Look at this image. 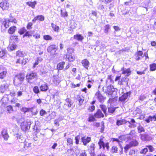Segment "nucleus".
<instances>
[{"mask_svg":"<svg viewBox=\"0 0 156 156\" xmlns=\"http://www.w3.org/2000/svg\"><path fill=\"white\" fill-rule=\"evenodd\" d=\"M73 38L74 39L80 41H81L84 39L83 36L80 34H77L74 35Z\"/></svg>","mask_w":156,"mask_h":156,"instance_id":"obj_16","label":"nucleus"},{"mask_svg":"<svg viewBox=\"0 0 156 156\" xmlns=\"http://www.w3.org/2000/svg\"><path fill=\"white\" fill-rule=\"evenodd\" d=\"M137 129L138 132L139 133H140L142 132H144V128L141 126H139L137 127Z\"/></svg>","mask_w":156,"mask_h":156,"instance_id":"obj_46","label":"nucleus"},{"mask_svg":"<svg viewBox=\"0 0 156 156\" xmlns=\"http://www.w3.org/2000/svg\"><path fill=\"white\" fill-rule=\"evenodd\" d=\"M33 91L35 93L38 94L39 92L38 87L37 86H35L33 89Z\"/></svg>","mask_w":156,"mask_h":156,"instance_id":"obj_45","label":"nucleus"},{"mask_svg":"<svg viewBox=\"0 0 156 156\" xmlns=\"http://www.w3.org/2000/svg\"><path fill=\"white\" fill-rule=\"evenodd\" d=\"M16 46L15 44H10L8 47V49L9 51H12L16 48Z\"/></svg>","mask_w":156,"mask_h":156,"instance_id":"obj_28","label":"nucleus"},{"mask_svg":"<svg viewBox=\"0 0 156 156\" xmlns=\"http://www.w3.org/2000/svg\"><path fill=\"white\" fill-rule=\"evenodd\" d=\"M16 55L17 56H18L20 57H23V54L22 52L20 51H18L16 52Z\"/></svg>","mask_w":156,"mask_h":156,"instance_id":"obj_48","label":"nucleus"},{"mask_svg":"<svg viewBox=\"0 0 156 156\" xmlns=\"http://www.w3.org/2000/svg\"><path fill=\"white\" fill-rule=\"evenodd\" d=\"M47 114V112L43 109H42L40 112V114L41 116H43Z\"/></svg>","mask_w":156,"mask_h":156,"instance_id":"obj_53","label":"nucleus"},{"mask_svg":"<svg viewBox=\"0 0 156 156\" xmlns=\"http://www.w3.org/2000/svg\"><path fill=\"white\" fill-rule=\"evenodd\" d=\"M95 119L93 115H92L89 117L88 119V121L89 122H91L94 121Z\"/></svg>","mask_w":156,"mask_h":156,"instance_id":"obj_51","label":"nucleus"},{"mask_svg":"<svg viewBox=\"0 0 156 156\" xmlns=\"http://www.w3.org/2000/svg\"><path fill=\"white\" fill-rule=\"evenodd\" d=\"M8 86L6 83H5L1 85L0 87V92L4 93L5 91L8 89Z\"/></svg>","mask_w":156,"mask_h":156,"instance_id":"obj_13","label":"nucleus"},{"mask_svg":"<svg viewBox=\"0 0 156 156\" xmlns=\"http://www.w3.org/2000/svg\"><path fill=\"white\" fill-rule=\"evenodd\" d=\"M24 77L25 76L23 74L20 73L17 74L13 80L14 84L16 86L21 84L24 80Z\"/></svg>","mask_w":156,"mask_h":156,"instance_id":"obj_1","label":"nucleus"},{"mask_svg":"<svg viewBox=\"0 0 156 156\" xmlns=\"http://www.w3.org/2000/svg\"><path fill=\"white\" fill-rule=\"evenodd\" d=\"M6 109L8 112L9 113H11L13 111L12 107L11 105L8 106L6 107Z\"/></svg>","mask_w":156,"mask_h":156,"instance_id":"obj_39","label":"nucleus"},{"mask_svg":"<svg viewBox=\"0 0 156 156\" xmlns=\"http://www.w3.org/2000/svg\"><path fill=\"white\" fill-rule=\"evenodd\" d=\"M104 32L105 33L108 32V30L110 28L109 25L108 24L105 25L104 27Z\"/></svg>","mask_w":156,"mask_h":156,"instance_id":"obj_49","label":"nucleus"},{"mask_svg":"<svg viewBox=\"0 0 156 156\" xmlns=\"http://www.w3.org/2000/svg\"><path fill=\"white\" fill-rule=\"evenodd\" d=\"M26 31V30L25 27H23L21 28L19 31V33L20 34H23Z\"/></svg>","mask_w":156,"mask_h":156,"instance_id":"obj_47","label":"nucleus"},{"mask_svg":"<svg viewBox=\"0 0 156 156\" xmlns=\"http://www.w3.org/2000/svg\"><path fill=\"white\" fill-rule=\"evenodd\" d=\"M148 151V149L147 148H144L142 149L140 151L141 154H146Z\"/></svg>","mask_w":156,"mask_h":156,"instance_id":"obj_56","label":"nucleus"},{"mask_svg":"<svg viewBox=\"0 0 156 156\" xmlns=\"http://www.w3.org/2000/svg\"><path fill=\"white\" fill-rule=\"evenodd\" d=\"M100 106V108L103 111L104 113L105 114V115H106L107 110V108L106 106L103 105H101Z\"/></svg>","mask_w":156,"mask_h":156,"instance_id":"obj_37","label":"nucleus"},{"mask_svg":"<svg viewBox=\"0 0 156 156\" xmlns=\"http://www.w3.org/2000/svg\"><path fill=\"white\" fill-rule=\"evenodd\" d=\"M132 147L130 145V143L128 144H127L124 147V149L125 151H128L129 148Z\"/></svg>","mask_w":156,"mask_h":156,"instance_id":"obj_55","label":"nucleus"},{"mask_svg":"<svg viewBox=\"0 0 156 156\" xmlns=\"http://www.w3.org/2000/svg\"><path fill=\"white\" fill-rule=\"evenodd\" d=\"M42 59L41 58H37L35 63L34 64L33 67L34 68L40 62H41L42 61Z\"/></svg>","mask_w":156,"mask_h":156,"instance_id":"obj_29","label":"nucleus"},{"mask_svg":"<svg viewBox=\"0 0 156 156\" xmlns=\"http://www.w3.org/2000/svg\"><path fill=\"white\" fill-rule=\"evenodd\" d=\"M117 90V89L116 88H114L113 86L110 85L107 87L105 92L108 95H112L113 93L116 91Z\"/></svg>","mask_w":156,"mask_h":156,"instance_id":"obj_6","label":"nucleus"},{"mask_svg":"<svg viewBox=\"0 0 156 156\" xmlns=\"http://www.w3.org/2000/svg\"><path fill=\"white\" fill-rule=\"evenodd\" d=\"M33 24L31 22L29 23L27 25V28L28 29H30L32 28V26Z\"/></svg>","mask_w":156,"mask_h":156,"instance_id":"obj_57","label":"nucleus"},{"mask_svg":"<svg viewBox=\"0 0 156 156\" xmlns=\"http://www.w3.org/2000/svg\"><path fill=\"white\" fill-rule=\"evenodd\" d=\"M27 4L30 6L31 7L33 8H34L35 5L36 4V2L34 1V2H28Z\"/></svg>","mask_w":156,"mask_h":156,"instance_id":"obj_30","label":"nucleus"},{"mask_svg":"<svg viewBox=\"0 0 156 156\" xmlns=\"http://www.w3.org/2000/svg\"><path fill=\"white\" fill-rule=\"evenodd\" d=\"M65 62H62L58 63L57 66L58 70H62L64 68V66Z\"/></svg>","mask_w":156,"mask_h":156,"instance_id":"obj_22","label":"nucleus"},{"mask_svg":"<svg viewBox=\"0 0 156 156\" xmlns=\"http://www.w3.org/2000/svg\"><path fill=\"white\" fill-rule=\"evenodd\" d=\"M67 154L68 156H73L74 152L72 149L67 150Z\"/></svg>","mask_w":156,"mask_h":156,"instance_id":"obj_34","label":"nucleus"},{"mask_svg":"<svg viewBox=\"0 0 156 156\" xmlns=\"http://www.w3.org/2000/svg\"><path fill=\"white\" fill-rule=\"evenodd\" d=\"M7 20H8L9 23L10 22H13L14 23H17V20H16L13 17H11L9 19H7Z\"/></svg>","mask_w":156,"mask_h":156,"instance_id":"obj_44","label":"nucleus"},{"mask_svg":"<svg viewBox=\"0 0 156 156\" xmlns=\"http://www.w3.org/2000/svg\"><path fill=\"white\" fill-rule=\"evenodd\" d=\"M7 70L6 68L2 65L0 66V79H2L6 76Z\"/></svg>","mask_w":156,"mask_h":156,"instance_id":"obj_4","label":"nucleus"},{"mask_svg":"<svg viewBox=\"0 0 156 156\" xmlns=\"http://www.w3.org/2000/svg\"><path fill=\"white\" fill-rule=\"evenodd\" d=\"M67 54H73L72 53L73 52V49L72 48H67Z\"/></svg>","mask_w":156,"mask_h":156,"instance_id":"obj_42","label":"nucleus"},{"mask_svg":"<svg viewBox=\"0 0 156 156\" xmlns=\"http://www.w3.org/2000/svg\"><path fill=\"white\" fill-rule=\"evenodd\" d=\"M115 110V108L113 107H108V112L111 114L114 113Z\"/></svg>","mask_w":156,"mask_h":156,"instance_id":"obj_41","label":"nucleus"},{"mask_svg":"<svg viewBox=\"0 0 156 156\" xmlns=\"http://www.w3.org/2000/svg\"><path fill=\"white\" fill-rule=\"evenodd\" d=\"M89 147L88 149L90 151V153H94L95 149V144L94 143H92L89 146Z\"/></svg>","mask_w":156,"mask_h":156,"instance_id":"obj_19","label":"nucleus"},{"mask_svg":"<svg viewBox=\"0 0 156 156\" xmlns=\"http://www.w3.org/2000/svg\"><path fill=\"white\" fill-rule=\"evenodd\" d=\"M33 36L34 37H35L36 39H39L40 38V35L38 34H34Z\"/></svg>","mask_w":156,"mask_h":156,"instance_id":"obj_62","label":"nucleus"},{"mask_svg":"<svg viewBox=\"0 0 156 156\" xmlns=\"http://www.w3.org/2000/svg\"><path fill=\"white\" fill-rule=\"evenodd\" d=\"M150 66L151 70L154 71L156 70V64L153 63L150 65Z\"/></svg>","mask_w":156,"mask_h":156,"instance_id":"obj_35","label":"nucleus"},{"mask_svg":"<svg viewBox=\"0 0 156 156\" xmlns=\"http://www.w3.org/2000/svg\"><path fill=\"white\" fill-rule=\"evenodd\" d=\"M95 108V106L94 105H92L91 106V107H90L89 108L88 110L89 111L92 112L94 110Z\"/></svg>","mask_w":156,"mask_h":156,"instance_id":"obj_58","label":"nucleus"},{"mask_svg":"<svg viewBox=\"0 0 156 156\" xmlns=\"http://www.w3.org/2000/svg\"><path fill=\"white\" fill-rule=\"evenodd\" d=\"M113 28L115 31H119L120 30V28L118 26H114Z\"/></svg>","mask_w":156,"mask_h":156,"instance_id":"obj_61","label":"nucleus"},{"mask_svg":"<svg viewBox=\"0 0 156 156\" xmlns=\"http://www.w3.org/2000/svg\"><path fill=\"white\" fill-rule=\"evenodd\" d=\"M32 32H29V31H27L26 33L25 34H24L23 36V37L25 36H28V37H29L30 36H32Z\"/></svg>","mask_w":156,"mask_h":156,"instance_id":"obj_52","label":"nucleus"},{"mask_svg":"<svg viewBox=\"0 0 156 156\" xmlns=\"http://www.w3.org/2000/svg\"><path fill=\"white\" fill-rule=\"evenodd\" d=\"M98 144L99 145V148L100 149H101V147H102L103 149H105V144L104 143L102 139H100L99 140V141L98 142Z\"/></svg>","mask_w":156,"mask_h":156,"instance_id":"obj_24","label":"nucleus"},{"mask_svg":"<svg viewBox=\"0 0 156 156\" xmlns=\"http://www.w3.org/2000/svg\"><path fill=\"white\" fill-rule=\"evenodd\" d=\"M130 94L129 92H127L124 94L119 98V100L122 102H124L127 99L128 96Z\"/></svg>","mask_w":156,"mask_h":156,"instance_id":"obj_9","label":"nucleus"},{"mask_svg":"<svg viewBox=\"0 0 156 156\" xmlns=\"http://www.w3.org/2000/svg\"><path fill=\"white\" fill-rule=\"evenodd\" d=\"M94 116L96 118H100L104 117V115L100 109H98L94 114Z\"/></svg>","mask_w":156,"mask_h":156,"instance_id":"obj_11","label":"nucleus"},{"mask_svg":"<svg viewBox=\"0 0 156 156\" xmlns=\"http://www.w3.org/2000/svg\"><path fill=\"white\" fill-rule=\"evenodd\" d=\"M23 94L22 92L20 91H19L17 93V97H20Z\"/></svg>","mask_w":156,"mask_h":156,"instance_id":"obj_64","label":"nucleus"},{"mask_svg":"<svg viewBox=\"0 0 156 156\" xmlns=\"http://www.w3.org/2000/svg\"><path fill=\"white\" fill-rule=\"evenodd\" d=\"M129 143L132 147L136 146L138 144V143L136 140H134L131 141Z\"/></svg>","mask_w":156,"mask_h":156,"instance_id":"obj_36","label":"nucleus"},{"mask_svg":"<svg viewBox=\"0 0 156 156\" xmlns=\"http://www.w3.org/2000/svg\"><path fill=\"white\" fill-rule=\"evenodd\" d=\"M127 123V121L124 119H122L120 120H117L116 123V124L118 126H119L122 125L124 124Z\"/></svg>","mask_w":156,"mask_h":156,"instance_id":"obj_21","label":"nucleus"},{"mask_svg":"<svg viewBox=\"0 0 156 156\" xmlns=\"http://www.w3.org/2000/svg\"><path fill=\"white\" fill-rule=\"evenodd\" d=\"M135 154V150H132L130 151L129 152V154L130 155H133Z\"/></svg>","mask_w":156,"mask_h":156,"instance_id":"obj_59","label":"nucleus"},{"mask_svg":"<svg viewBox=\"0 0 156 156\" xmlns=\"http://www.w3.org/2000/svg\"><path fill=\"white\" fill-rule=\"evenodd\" d=\"M140 138L142 140H145L146 138V136L145 134H141L140 135Z\"/></svg>","mask_w":156,"mask_h":156,"instance_id":"obj_60","label":"nucleus"},{"mask_svg":"<svg viewBox=\"0 0 156 156\" xmlns=\"http://www.w3.org/2000/svg\"><path fill=\"white\" fill-rule=\"evenodd\" d=\"M156 120V117L155 116H154L153 117L150 116L149 117L148 119L146 120V121L147 123H149L150 121H155Z\"/></svg>","mask_w":156,"mask_h":156,"instance_id":"obj_27","label":"nucleus"},{"mask_svg":"<svg viewBox=\"0 0 156 156\" xmlns=\"http://www.w3.org/2000/svg\"><path fill=\"white\" fill-rule=\"evenodd\" d=\"M1 134L4 139L5 140H8V138L9 137V136L7 132V131L6 129H2L1 132Z\"/></svg>","mask_w":156,"mask_h":156,"instance_id":"obj_15","label":"nucleus"},{"mask_svg":"<svg viewBox=\"0 0 156 156\" xmlns=\"http://www.w3.org/2000/svg\"><path fill=\"white\" fill-rule=\"evenodd\" d=\"M149 148L150 152H152L154 150V148L151 145L147 146Z\"/></svg>","mask_w":156,"mask_h":156,"instance_id":"obj_63","label":"nucleus"},{"mask_svg":"<svg viewBox=\"0 0 156 156\" xmlns=\"http://www.w3.org/2000/svg\"><path fill=\"white\" fill-rule=\"evenodd\" d=\"M57 47L55 45L50 46L47 48V51L48 52L51 53L52 54H55L57 49Z\"/></svg>","mask_w":156,"mask_h":156,"instance_id":"obj_7","label":"nucleus"},{"mask_svg":"<svg viewBox=\"0 0 156 156\" xmlns=\"http://www.w3.org/2000/svg\"><path fill=\"white\" fill-rule=\"evenodd\" d=\"M41 91H46L48 89V86L46 83H44L41 85L40 87Z\"/></svg>","mask_w":156,"mask_h":156,"instance_id":"obj_18","label":"nucleus"},{"mask_svg":"<svg viewBox=\"0 0 156 156\" xmlns=\"http://www.w3.org/2000/svg\"><path fill=\"white\" fill-rule=\"evenodd\" d=\"M16 63H21L22 65H25L27 63V60L24 58L22 59H18L16 61Z\"/></svg>","mask_w":156,"mask_h":156,"instance_id":"obj_23","label":"nucleus"},{"mask_svg":"<svg viewBox=\"0 0 156 156\" xmlns=\"http://www.w3.org/2000/svg\"><path fill=\"white\" fill-rule=\"evenodd\" d=\"M66 60H68L69 61L73 62L75 59L74 55L73 54H67L66 55Z\"/></svg>","mask_w":156,"mask_h":156,"instance_id":"obj_17","label":"nucleus"},{"mask_svg":"<svg viewBox=\"0 0 156 156\" xmlns=\"http://www.w3.org/2000/svg\"><path fill=\"white\" fill-rule=\"evenodd\" d=\"M61 12L62 16L65 17H67L68 16L67 13L66 12H62V10H61Z\"/></svg>","mask_w":156,"mask_h":156,"instance_id":"obj_54","label":"nucleus"},{"mask_svg":"<svg viewBox=\"0 0 156 156\" xmlns=\"http://www.w3.org/2000/svg\"><path fill=\"white\" fill-rule=\"evenodd\" d=\"M6 52L5 50H2L0 51V58H2L4 56Z\"/></svg>","mask_w":156,"mask_h":156,"instance_id":"obj_43","label":"nucleus"},{"mask_svg":"<svg viewBox=\"0 0 156 156\" xmlns=\"http://www.w3.org/2000/svg\"><path fill=\"white\" fill-rule=\"evenodd\" d=\"M31 124L30 122H23L20 125L21 129L24 131H25L30 129Z\"/></svg>","mask_w":156,"mask_h":156,"instance_id":"obj_2","label":"nucleus"},{"mask_svg":"<svg viewBox=\"0 0 156 156\" xmlns=\"http://www.w3.org/2000/svg\"><path fill=\"white\" fill-rule=\"evenodd\" d=\"M81 63L83 66L88 70L90 65V63L88 61L87 59H84L82 60Z\"/></svg>","mask_w":156,"mask_h":156,"instance_id":"obj_10","label":"nucleus"},{"mask_svg":"<svg viewBox=\"0 0 156 156\" xmlns=\"http://www.w3.org/2000/svg\"><path fill=\"white\" fill-rule=\"evenodd\" d=\"M134 131H132L130 132V133L129 134H127L126 135H122L120 137V138L121 139H123L124 140L126 138L127 139H131L132 137V136H130V135L133 134L134 133Z\"/></svg>","mask_w":156,"mask_h":156,"instance_id":"obj_12","label":"nucleus"},{"mask_svg":"<svg viewBox=\"0 0 156 156\" xmlns=\"http://www.w3.org/2000/svg\"><path fill=\"white\" fill-rule=\"evenodd\" d=\"M95 96L100 102H104V98L99 91H98L96 92L95 94Z\"/></svg>","mask_w":156,"mask_h":156,"instance_id":"obj_8","label":"nucleus"},{"mask_svg":"<svg viewBox=\"0 0 156 156\" xmlns=\"http://www.w3.org/2000/svg\"><path fill=\"white\" fill-rule=\"evenodd\" d=\"M73 144V140L70 138H69L67 140V145L70 147L72 146Z\"/></svg>","mask_w":156,"mask_h":156,"instance_id":"obj_38","label":"nucleus"},{"mask_svg":"<svg viewBox=\"0 0 156 156\" xmlns=\"http://www.w3.org/2000/svg\"><path fill=\"white\" fill-rule=\"evenodd\" d=\"M16 30V27L14 26L11 27L8 30V33L10 34H13Z\"/></svg>","mask_w":156,"mask_h":156,"instance_id":"obj_25","label":"nucleus"},{"mask_svg":"<svg viewBox=\"0 0 156 156\" xmlns=\"http://www.w3.org/2000/svg\"><path fill=\"white\" fill-rule=\"evenodd\" d=\"M10 23L7 19H5L2 23V25L4 26L5 29L7 28L9 26Z\"/></svg>","mask_w":156,"mask_h":156,"instance_id":"obj_26","label":"nucleus"},{"mask_svg":"<svg viewBox=\"0 0 156 156\" xmlns=\"http://www.w3.org/2000/svg\"><path fill=\"white\" fill-rule=\"evenodd\" d=\"M37 20H39L40 21H43L44 20V17L43 16L41 15H39L37 16Z\"/></svg>","mask_w":156,"mask_h":156,"instance_id":"obj_50","label":"nucleus"},{"mask_svg":"<svg viewBox=\"0 0 156 156\" xmlns=\"http://www.w3.org/2000/svg\"><path fill=\"white\" fill-rule=\"evenodd\" d=\"M77 100L79 101V105L80 106L82 105L83 102V101H84L83 98V97L81 98L79 96V97H77Z\"/></svg>","mask_w":156,"mask_h":156,"instance_id":"obj_33","label":"nucleus"},{"mask_svg":"<svg viewBox=\"0 0 156 156\" xmlns=\"http://www.w3.org/2000/svg\"><path fill=\"white\" fill-rule=\"evenodd\" d=\"M121 69L122 71V74H125L127 76L130 75L131 71L129 69H126V68H122Z\"/></svg>","mask_w":156,"mask_h":156,"instance_id":"obj_14","label":"nucleus"},{"mask_svg":"<svg viewBox=\"0 0 156 156\" xmlns=\"http://www.w3.org/2000/svg\"><path fill=\"white\" fill-rule=\"evenodd\" d=\"M37 76V74L36 73H27L26 76L27 81L29 83H31L32 80L36 78Z\"/></svg>","mask_w":156,"mask_h":156,"instance_id":"obj_3","label":"nucleus"},{"mask_svg":"<svg viewBox=\"0 0 156 156\" xmlns=\"http://www.w3.org/2000/svg\"><path fill=\"white\" fill-rule=\"evenodd\" d=\"M118 151V148L115 146H113L111 149V152L112 153H117Z\"/></svg>","mask_w":156,"mask_h":156,"instance_id":"obj_31","label":"nucleus"},{"mask_svg":"<svg viewBox=\"0 0 156 156\" xmlns=\"http://www.w3.org/2000/svg\"><path fill=\"white\" fill-rule=\"evenodd\" d=\"M90 138L89 137H87L86 138H85V137L81 138V140L85 145H86V144L90 141Z\"/></svg>","mask_w":156,"mask_h":156,"instance_id":"obj_20","label":"nucleus"},{"mask_svg":"<svg viewBox=\"0 0 156 156\" xmlns=\"http://www.w3.org/2000/svg\"><path fill=\"white\" fill-rule=\"evenodd\" d=\"M44 39L46 40H51L52 39V37L48 35H46L43 36Z\"/></svg>","mask_w":156,"mask_h":156,"instance_id":"obj_40","label":"nucleus"},{"mask_svg":"<svg viewBox=\"0 0 156 156\" xmlns=\"http://www.w3.org/2000/svg\"><path fill=\"white\" fill-rule=\"evenodd\" d=\"M9 7V4L7 1H2L0 3V7L3 10H8Z\"/></svg>","mask_w":156,"mask_h":156,"instance_id":"obj_5","label":"nucleus"},{"mask_svg":"<svg viewBox=\"0 0 156 156\" xmlns=\"http://www.w3.org/2000/svg\"><path fill=\"white\" fill-rule=\"evenodd\" d=\"M51 27L53 30L55 32H58L59 29V27L52 23H51Z\"/></svg>","mask_w":156,"mask_h":156,"instance_id":"obj_32","label":"nucleus"}]
</instances>
